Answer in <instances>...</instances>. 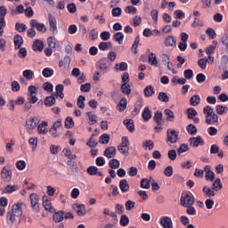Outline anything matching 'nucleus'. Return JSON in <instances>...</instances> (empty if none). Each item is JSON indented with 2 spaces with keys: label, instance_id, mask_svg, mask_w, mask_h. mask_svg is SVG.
Wrapping results in <instances>:
<instances>
[{
  "label": "nucleus",
  "instance_id": "nucleus-1",
  "mask_svg": "<svg viewBox=\"0 0 228 228\" xmlns=\"http://www.w3.org/2000/svg\"><path fill=\"white\" fill-rule=\"evenodd\" d=\"M203 113L206 115V124H216L218 122V116L215 113V110L211 106L208 105L203 109Z\"/></svg>",
  "mask_w": 228,
  "mask_h": 228
},
{
  "label": "nucleus",
  "instance_id": "nucleus-2",
  "mask_svg": "<svg viewBox=\"0 0 228 228\" xmlns=\"http://www.w3.org/2000/svg\"><path fill=\"white\" fill-rule=\"evenodd\" d=\"M19 216H22V204L20 203L12 206V212L7 213V220H10L11 224H13L15 217L19 218Z\"/></svg>",
  "mask_w": 228,
  "mask_h": 228
},
{
  "label": "nucleus",
  "instance_id": "nucleus-3",
  "mask_svg": "<svg viewBox=\"0 0 228 228\" xmlns=\"http://www.w3.org/2000/svg\"><path fill=\"white\" fill-rule=\"evenodd\" d=\"M180 203L183 208L193 206V204L195 203V198L188 193L183 194L181 196Z\"/></svg>",
  "mask_w": 228,
  "mask_h": 228
},
{
  "label": "nucleus",
  "instance_id": "nucleus-4",
  "mask_svg": "<svg viewBox=\"0 0 228 228\" xmlns=\"http://www.w3.org/2000/svg\"><path fill=\"white\" fill-rule=\"evenodd\" d=\"M29 199L32 209L38 213L40 211V204L38 203L40 202V196L37 193H31Z\"/></svg>",
  "mask_w": 228,
  "mask_h": 228
},
{
  "label": "nucleus",
  "instance_id": "nucleus-5",
  "mask_svg": "<svg viewBox=\"0 0 228 228\" xmlns=\"http://www.w3.org/2000/svg\"><path fill=\"white\" fill-rule=\"evenodd\" d=\"M97 65L101 72L102 74H106V72H108V69H110L111 66V61H110L107 58H103L98 61Z\"/></svg>",
  "mask_w": 228,
  "mask_h": 228
},
{
  "label": "nucleus",
  "instance_id": "nucleus-6",
  "mask_svg": "<svg viewBox=\"0 0 228 228\" xmlns=\"http://www.w3.org/2000/svg\"><path fill=\"white\" fill-rule=\"evenodd\" d=\"M167 142L170 143H177V140H179V133L175 130L167 129Z\"/></svg>",
  "mask_w": 228,
  "mask_h": 228
},
{
  "label": "nucleus",
  "instance_id": "nucleus-7",
  "mask_svg": "<svg viewBox=\"0 0 228 228\" xmlns=\"http://www.w3.org/2000/svg\"><path fill=\"white\" fill-rule=\"evenodd\" d=\"M1 177L5 183H10L12 181V170L8 166L3 167L1 171Z\"/></svg>",
  "mask_w": 228,
  "mask_h": 228
},
{
  "label": "nucleus",
  "instance_id": "nucleus-8",
  "mask_svg": "<svg viewBox=\"0 0 228 228\" xmlns=\"http://www.w3.org/2000/svg\"><path fill=\"white\" fill-rule=\"evenodd\" d=\"M48 22L50 26V31H52L53 35L54 33H58V23L56 21V17H54L53 14L48 15Z\"/></svg>",
  "mask_w": 228,
  "mask_h": 228
},
{
  "label": "nucleus",
  "instance_id": "nucleus-9",
  "mask_svg": "<svg viewBox=\"0 0 228 228\" xmlns=\"http://www.w3.org/2000/svg\"><path fill=\"white\" fill-rule=\"evenodd\" d=\"M30 26L31 28L37 29V31H40L41 33H45V31H47L45 25L44 23H39L38 21H37V20H31Z\"/></svg>",
  "mask_w": 228,
  "mask_h": 228
},
{
  "label": "nucleus",
  "instance_id": "nucleus-10",
  "mask_svg": "<svg viewBox=\"0 0 228 228\" xmlns=\"http://www.w3.org/2000/svg\"><path fill=\"white\" fill-rule=\"evenodd\" d=\"M191 147H199V145H204V139L200 135L197 137H191L189 139Z\"/></svg>",
  "mask_w": 228,
  "mask_h": 228
},
{
  "label": "nucleus",
  "instance_id": "nucleus-11",
  "mask_svg": "<svg viewBox=\"0 0 228 228\" xmlns=\"http://www.w3.org/2000/svg\"><path fill=\"white\" fill-rule=\"evenodd\" d=\"M160 225L163 228H174V223L172 222V218L168 216H163L160 218Z\"/></svg>",
  "mask_w": 228,
  "mask_h": 228
},
{
  "label": "nucleus",
  "instance_id": "nucleus-12",
  "mask_svg": "<svg viewBox=\"0 0 228 228\" xmlns=\"http://www.w3.org/2000/svg\"><path fill=\"white\" fill-rule=\"evenodd\" d=\"M103 155L108 158V159H111V158H115L117 155V148L110 146L105 149Z\"/></svg>",
  "mask_w": 228,
  "mask_h": 228
},
{
  "label": "nucleus",
  "instance_id": "nucleus-13",
  "mask_svg": "<svg viewBox=\"0 0 228 228\" xmlns=\"http://www.w3.org/2000/svg\"><path fill=\"white\" fill-rule=\"evenodd\" d=\"M164 44L166 47H175V45H177V41L175 40V37H174V36H168L165 39Z\"/></svg>",
  "mask_w": 228,
  "mask_h": 228
},
{
  "label": "nucleus",
  "instance_id": "nucleus-14",
  "mask_svg": "<svg viewBox=\"0 0 228 228\" xmlns=\"http://www.w3.org/2000/svg\"><path fill=\"white\" fill-rule=\"evenodd\" d=\"M37 124H38V118H29L26 121V126L28 129H30V130L35 129V127H37Z\"/></svg>",
  "mask_w": 228,
  "mask_h": 228
},
{
  "label": "nucleus",
  "instance_id": "nucleus-15",
  "mask_svg": "<svg viewBox=\"0 0 228 228\" xmlns=\"http://www.w3.org/2000/svg\"><path fill=\"white\" fill-rule=\"evenodd\" d=\"M153 120L156 122L157 126H163V113L159 110L156 111L153 116Z\"/></svg>",
  "mask_w": 228,
  "mask_h": 228
},
{
  "label": "nucleus",
  "instance_id": "nucleus-16",
  "mask_svg": "<svg viewBox=\"0 0 228 228\" xmlns=\"http://www.w3.org/2000/svg\"><path fill=\"white\" fill-rule=\"evenodd\" d=\"M202 191H203L205 197H208V199H211V198L215 197V195H216L213 188L212 187L210 188L208 185L203 187Z\"/></svg>",
  "mask_w": 228,
  "mask_h": 228
},
{
  "label": "nucleus",
  "instance_id": "nucleus-17",
  "mask_svg": "<svg viewBox=\"0 0 228 228\" xmlns=\"http://www.w3.org/2000/svg\"><path fill=\"white\" fill-rule=\"evenodd\" d=\"M47 126H49V124L46 121L41 122L37 126V133H39V134H47Z\"/></svg>",
  "mask_w": 228,
  "mask_h": 228
},
{
  "label": "nucleus",
  "instance_id": "nucleus-18",
  "mask_svg": "<svg viewBox=\"0 0 228 228\" xmlns=\"http://www.w3.org/2000/svg\"><path fill=\"white\" fill-rule=\"evenodd\" d=\"M119 189L123 193L129 191V183L127 180L123 179L119 182Z\"/></svg>",
  "mask_w": 228,
  "mask_h": 228
},
{
  "label": "nucleus",
  "instance_id": "nucleus-19",
  "mask_svg": "<svg viewBox=\"0 0 228 228\" xmlns=\"http://www.w3.org/2000/svg\"><path fill=\"white\" fill-rule=\"evenodd\" d=\"M24 44V39L22 36L17 35L14 37V47L15 49H20V46Z\"/></svg>",
  "mask_w": 228,
  "mask_h": 228
},
{
  "label": "nucleus",
  "instance_id": "nucleus-20",
  "mask_svg": "<svg viewBox=\"0 0 228 228\" xmlns=\"http://www.w3.org/2000/svg\"><path fill=\"white\" fill-rule=\"evenodd\" d=\"M68 166L73 174H77L79 172V167H77V163L72 160H68Z\"/></svg>",
  "mask_w": 228,
  "mask_h": 228
},
{
  "label": "nucleus",
  "instance_id": "nucleus-21",
  "mask_svg": "<svg viewBox=\"0 0 228 228\" xmlns=\"http://www.w3.org/2000/svg\"><path fill=\"white\" fill-rule=\"evenodd\" d=\"M142 117L144 122H149V120H151V118H152V114H151V109H149V107H146L144 109L142 114Z\"/></svg>",
  "mask_w": 228,
  "mask_h": 228
},
{
  "label": "nucleus",
  "instance_id": "nucleus-22",
  "mask_svg": "<svg viewBox=\"0 0 228 228\" xmlns=\"http://www.w3.org/2000/svg\"><path fill=\"white\" fill-rule=\"evenodd\" d=\"M114 69L118 72H124L127 70V63L126 62L117 63L114 66Z\"/></svg>",
  "mask_w": 228,
  "mask_h": 228
},
{
  "label": "nucleus",
  "instance_id": "nucleus-23",
  "mask_svg": "<svg viewBox=\"0 0 228 228\" xmlns=\"http://www.w3.org/2000/svg\"><path fill=\"white\" fill-rule=\"evenodd\" d=\"M212 190H214V191H220V190H222L223 185H222V181L220 180V178H217L215 180V182L212 183Z\"/></svg>",
  "mask_w": 228,
  "mask_h": 228
},
{
  "label": "nucleus",
  "instance_id": "nucleus-24",
  "mask_svg": "<svg viewBox=\"0 0 228 228\" xmlns=\"http://www.w3.org/2000/svg\"><path fill=\"white\" fill-rule=\"evenodd\" d=\"M123 124L126 126V129L130 131V133L134 131V123L133 122V119H125Z\"/></svg>",
  "mask_w": 228,
  "mask_h": 228
},
{
  "label": "nucleus",
  "instance_id": "nucleus-25",
  "mask_svg": "<svg viewBox=\"0 0 228 228\" xmlns=\"http://www.w3.org/2000/svg\"><path fill=\"white\" fill-rule=\"evenodd\" d=\"M63 215H65V212L63 211H58L53 214V220L56 222V224H60V222H63Z\"/></svg>",
  "mask_w": 228,
  "mask_h": 228
},
{
  "label": "nucleus",
  "instance_id": "nucleus-26",
  "mask_svg": "<svg viewBox=\"0 0 228 228\" xmlns=\"http://www.w3.org/2000/svg\"><path fill=\"white\" fill-rule=\"evenodd\" d=\"M148 61L150 65L156 67V65H158V57L156 56V53H151L148 56Z\"/></svg>",
  "mask_w": 228,
  "mask_h": 228
},
{
  "label": "nucleus",
  "instance_id": "nucleus-27",
  "mask_svg": "<svg viewBox=\"0 0 228 228\" xmlns=\"http://www.w3.org/2000/svg\"><path fill=\"white\" fill-rule=\"evenodd\" d=\"M109 167L110 168L117 170V168H120V161L117 159H112L109 161Z\"/></svg>",
  "mask_w": 228,
  "mask_h": 228
},
{
  "label": "nucleus",
  "instance_id": "nucleus-28",
  "mask_svg": "<svg viewBox=\"0 0 228 228\" xmlns=\"http://www.w3.org/2000/svg\"><path fill=\"white\" fill-rule=\"evenodd\" d=\"M43 206L46 211H49L50 213H54V208H53V205L51 204V200H46L43 201Z\"/></svg>",
  "mask_w": 228,
  "mask_h": 228
},
{
  "label": "nucleus",
  "instance_id": "nucleus-29",
  "mask_svg": "<svg viewBox=\"0 0 228 228\" xmlns=\"http://www.w3.org/2000/svg\"><path fill=\"white\" fill-rule=\"evenodd\" d=\"M88 118H89V125L94 126V124H97V116L94 114V112L89 111L86 113Z\"/></svg>",
  "mask_w": 228,
  "mask_h": 228
},
{
  "label": "nucleus",
  "instance_id": "nucleus-30",
  "mask_svg": "<svg viewBox=\"0 0 228 228\" xmlns=\"http://www.w3.org/2000/svg\"><path fill=\"white\" fill-rule=\"evenodd\" d=\"M165 115H167V120L168 122H174L175 117L174 116V111H172L170 109H166L164 111Z\"/></svg>",
  "mask_w": 228,
  "mask_h": 228
},
{
  "label": "nucleus",
  "instance_id": "nucleus-31",
  "mask_svg": "<svg viewBox=\"0 0 228 228\" xmlns=\"http://www.w3.org/2000/svg\"><path fill=\"white\" fill-rule=\"evenodd\" d=\"M34 51H43L44 50V43L40 40H36L33 44Z\"/></svg>",
  "mask_w": 228,
  "mask_h": 228
},
{
  "label": "nucleus",
  "instance_id": "nucleus-32",
  "mask_svg": "<svg viewBox=\"0 0 228 228\" xmlns=\"http://www.w3.org/2000/svg\"><path fill=\"white\" fill-rule=\"evenodd\" d=\"M191 106H199L200 104V96L195 94L190 99Z\"/></svg>",
  "mask_w": 228,
  "mask_h": 228
},
{
  "label": "nucleus",
  "instance_id": "nucleus-33",
  "mask_svg": "<svg viewBox=\"0 0 228 228\" xmlns=\"http://www.w3.org/2000/svg\"><path fill=\"white\" fill-rule=\"evenodd\" d=\"M145 97H152L154 95V87L152 86H148L144 88Z\"/></svg>",
  "mask_w": 228,
  "mask_h": 228
},
{
  "label": "nucleus",
  "instance_id": "nucleus-34",
  "mask_svg": "<svg viewBox=\"0 0 228 228\" xmlns=\"http://www.w3.org/2000/svg\"><path fill=\"white\" fill-rule=\"evenodd\" d=\"M138 45H140V37H135L132 45V52L134 53V54H138Z\"/></svg>",
  "mask_w": 228,
  "mask_h": 228
},
{
  "label": "nucleus",
  "instance_id": "nucleus-35",
  "mask_svg": "<svg viewBox=\"0 0 228 228\" xmlns=\"http://www.w3.org/2000/svg\"><path fill=\"white\" fill-rule=\"evenodd\" d=\"M85 101H86V98L83 95L78 96L77 104L80 110H85Z\"/></svg>",
  "mask_w": 228,
  "mask_h": 228
},
{
  "label": "nucleus",
  "instance_id": "nucleus-36",
  "mask_svg": "<svg viewBox=\"0 0 228 228\" xmlns=\"http://www.w3.org/2000/svg\"><path fill=\"white\" fill-rule=\"evenodd\" d=\"M28 143L32 146V151H37V147H38V138L37 137H31L28 140Z\"/></svg>",
  "mask_w": 228,
  "mask_h": 228
},
{
  "label": "nucleus",
  "instance_id": "nucleus-37",
  "mask_svg": "<svg viewBox=\"0 0 228 228\" xmlns=\"http://www.w3.org/2000/svg\"><path fill=\"white\" fill-rule=\"evenodd\" d=\"M118 106L119 108V111H125L126 108H127V100H126V98H122Z\"/></svg>",
  "mask_w": 228,
  "mask_h": 228
},
{
  "label": "nucleus",
  "instance_id": "nucleus-38",
  "mask_svg": "<svg viewBox=\"0 0 228 228\" xmlns=\"http://www.w3.org/2000/svg\"><path fill=\"white\" fill-rule=\"evenodd\" d=\"M221 67L223 70H228V56L224 55L221 59Z\"/></svg>",
  "mask_w": 228,
  "mask_h": 228
},
{
  "label": "nucleus",
  "instance_id": "nucleus-39",
  "mask_svg": "<svg viewBox=\"0 0 228 228\" xmlns=\"http://www.w3.org/2000/svg\"><path fill=\"white\" fill-rule=\"evenodd\" d=\"M100 51H106L109 47H112L111 42H102L98 45Z\"/></svg>",
  "mask_w": 228,
  "mask_h": 228
},
{
  "label": "nucleus",
  "instance_id": "nucleus-40",
  "mask_svg": "<svg viewBox=\"0 0 228 228\" xmlns=\"http://www.w3.org/2000/svg\"><path fill=\"white\" fill-rule=\"evenodd\" d=\"M114 39L119 45L124 42V34L122 32H118L114 35Z\"/></svg>",
  "mask_w": 228,
  "mask_h": 228
},
{
  "label": "nucleus",
  "instance_id": "nucleus-41",
  "mask_svg": "<svg viewBox=\"0 0 228 228\" xmlns=\"http://www.w3.org/2000/svg\"><path fill=\"white\" fill-rule=\"evenodd\" d=\"M47 44L50 49H56V38L50 37L47 38Z\"/></svg>",
  "mask_w": 228,
  "mask_h": 228
},
{
  "label": "nucleus",
  "instance_id": "nucleus-42",
  "mask_svg": "<svg viewBox=\"0 0 228 228\" xmlns=\"http://www.w3.org/2000/svg\"><path fill=\"white\" fill-rule=\"evenodd\" d=\"M143 149L149 148V151H152L154 149V142L151 140H146L144 142H142Z\"/></svg>",
  "mask_w": 228,
  "mask_h": 228
},
{
  "label": "nucleus",
  "instance_id": "nucleus-43",
  "mask_svg": "<svg viewBox=\"0 0 228 228\" xmlns=\"http://www.w3.org/2000/svg\"><path fill=\"white\" fill-rule=\"evenodd\" d=\"M136 203L131 200H127L125 204V208L126 211H131V209H134Z\"/></svg>",
  "mask_w": 228,
  "mask_h": 228
},
{
  "label": "nucleus",
  "instance_id": "nucleus-44",
  "mask_svg": "<svg viewBox=\"0 0 228 228\" xmlns=\"http://www.w3.org/2000/svg\"><path fill=\"white\" fill-rule=\"evenodd\" d=\"M227 111H228L227 106H222V105L216 106V113L218 115H224V113H227Z\"/></svg>",
  "mask_w": 228,
  "mask_h": 228
},
{
  "label": "nucleus",
  "instance_id": "nucleus-45",
  "mask_svg": "<svg viewBox=\"0 0 228 228\" xmlns=\"http://www.w3.org/2000/svg\"><path fill=\"white\" fill-rule=\"evenodd\" d=\"M121 91L123 94H126V95H129L131 94V86H129V84H123L121 86Z\"/></svg>",
  "mask_w": 228,
  "mask_h": 228
},
{
  "label": "nucleus",
  "instance_id": "nucleus-46",
  "mask_svg": "<svg viewBox=\"0 0 228 228\" xmlns=\"http://www.w3.org/2000/svg\"><path fill=\"white\" fill-rule=\"evenodd\" d=\"M197 117V110L193 108H190L187 110V118L190 119L195 118Z\"/></svg>",
  "mask_w": 228,
  "mask_h": 228
},
{
  "label": "nucleus",
  "instance_id": "nucleus-47",
  "mask_svg": "<svg viewBox=\"0 0 228 228\" xmlns=\"http://www.w3.org/2000/svg\"><path fill=\"white\" fill-rule=\"evenodd\" d=\"M65 127L67 129H72V127H74V120L72 119V118L68 117L65 120Z\"/></svg>",
  "mask_w": 228,
  "mask_h": 228
},
{
  "label": "nucleus",
  "instance_id": "nucleus-48",
  "mask_svg": "<svg viewBox=\"0 0 228 228\" xmlns=\"http://www.w3.org/2000/svg\"><path fill=\"white\" fill-rule=\"evenodd\" d=\"M208 61H209V60L208 59H200L198 61V65L199 67H200V69H202V70H206V67L208 65Z\"/></svg>",
  "mask_w": 228,
  "mask_h": 228
},
{
  "label": "nucleus",
  "instance_id": "nucleus-49",
  "mask_svg": "<svg viewBox=\"0 0 228 228\" xmlns=\"http://www.w3.org/2000/svg\"><path fill=\"white\" fill-rule=\"evenodd\" d=\"M45 106H54L56 104V100L54 98H50V96H47L45 100Z\"/></svg>",
  "mask_w": 228,
  "mask_h": 228
},
{
  "label": "nucleus",
  "instance_id": "nucleus-50",
  "mask_svg": "<svg viewBox=\"0 0 228 228\" xmlns=\"http://www.w3.org/2000/svg\"><path fill=\"white\" fill-rule=\"evenodd\" d=\"M54 193H56V188H54L51 185H47L46 186V195H48V197H53Z\"/></svg>",
  "mask_w": 228,
  "mask_h": 228
},
{
  "label": "nucleus",
  "instance_id": "nucleus-51",
  "mask_svg": "<svg viewBox=\"0 0 228 228\" xmlns=\"http://www.w3.org/2000/svg\"><path fill=\"white\" fill-rule=\"evenodd\" d=\"M15 29L16 31H19V33H24L26 31V24L24 23H16L15 25Z\"/></svg>",
  "mask_w": 228,
  "mask_h": 228
},
{
  "label": "nucleus",
  "instance_id": "nucleus-52",
  "mask_svg": "<svg viewBox=\"0 0 228 228\" xmlns=\"http://www.w3.org/2000/svg\"><path fill=\"white\" fill-rule=\"evenodd\" d=\"M19 190V187L17 185H7L4 188L5 193H12V191H17Z\"/></svg>",
  "mask_w": 228,
  "mask_h": 228
},
{
  "label": "nucleus",
  "instance_id": "nucleus-53",
  "mask_svg": "<svg viewBox=\"0 0 228 228\" xmlns=\"http://www.w3.org/2000/svg\"><path fill=\"white\" fill-rule=\"evenodd\" d=\"M159 101H160V102H168L169 101L168 95H167V94L163 92L159 93Z\"/></svg>",
  "mask_w": 228,
  "mask_h": 228
},
{
  "label": "nucleus",
  "instance_id": "nucleus-54",
  "mask_svg": "<svg viewBox=\"0 0 228 228\" xmlns=\"http://www.w3.org/2000/svg\"><path fill=\"white\" fill-rule=\"evenodd\" d=\"M187 131L189 134H197V126H195V125H188L187 126Z\"/></svg>",
  "mask_w": 228,
  "mask_h": 228
},
{
  "label": "nucleus",
  "instance_id": "nucleus-55",
  "mask_svg": "<svg viewBox=\"0 0 228 228\" xmlns=\"http://www.w3.org/2000/svg\"><path fill=\"white\" fill-rule=\"evenodd\" d=\"M34 73L31 69H27L23 71V77L26 79L31 80L33 79Z\"/></svg>",
  "mask_w": 228,
  "mask_h": 228
},
{
  "label": "nucleus",
  "instance_id": "nucleus-56",
  "mask_svg": "<svg viewBox=\"0 0 228 228\" xmlns=\"http://www.w3.org/2000/svg\"><path fill=\"white\" fill-rule=\"evenodd\" d=\"M91 88H92V84H90V83L83 84L80 86L81 92H86V94H88V92H90Z\"/></svg>",
  "mask_w": 228,
  "mask_h": 228
},
{
  "label": "nucleus",
  "instance_id": "nucleus-57",
  "mask_svg": "<svg viewBox=\"0 0 228 228\" xmlns=\"http://www.w3.org/2000/svg\"><path fill=\"white\" fill-rule=\"evenodd\" d=\"M94 136L95 134H93L89 141L86 142V145H88V147H91V148L97 147L98 142L94 139Z\"/></svg>",
  "mask_w": 228,
  "mask_h": 228
},
{
  "label": "nucleus",
  "instance_id": "nucleus-58",
  "mask_svg": "<svg viewBox=\"0 0 228 228\" xmlns=\"http://www.w3.org/2000/svg\"><path fill=\"white\" fill-rule=\"evenodd\" d=\"M100 143H110V135L108 134H103L100 139H99Z\"/></svg>",
  "mask_w": 228,
  "mask_h": 228
},
{
  "label": "nucleus",
  "instance_id": "nucleus-59",
  "mask_svg": "<svg viewBox=\"0 0 228 228\" xmlns=\"http://www.w3.org/2000/svg\"><path fill=\"white\" fill-rule=\"evenodd\" d=\"M54 74V71L51 69L50 68H45L43 69V76L44 77H51Z\"/></svg>",
  "mask_w": 228,
  "mask_h": 228
},
{
  "label": "nucleus",
  "instance_id": "nucleus-60",
  "mask_svg": "<svg viewBox=\"0 0 228 228\" xmlns=\"http://www.w3.org/2000/svg\"><path fill=\"white\" fill-rule=\"evenodd\" d=\"M98 170L99 168H97V167L91 166L87 168V174H89V175H97Z\"/></svg>",
  "mask_w": 228,
  "mask_h": 228
},
{
  "label": "nucleus",
  "instance_id": "nucleus-61",
  "mask_svg": "<svg viewBox=\"0 0 228 228\" xmlns=\"http://www.w3.org/2000/svg\"><path fill=\"white\" fill-rule=\"evenodd\" d=\"M100 37L102 40L107 42V40H110V38H111V34L109 31H103L101 33Z\"/></svg>",
  "mask_w": 228,
  "mask_h": 228
},
{
  "label": "nucleus",
  "instance_id": "nucleus-62",
  "mask_svg": "<svg viewBox=\"0 0 228 228\" xmlns=\"http://www.w3.org/2000/svg\"><path fill=\"white\" fill-rule=\"evenodd\" d=\"M120 225H122L123 227H126V225L129 224V217H127V216H121V219H120Z\"/></svg>",
  "mask_w": 228,
  "mask_h": 228
},
{
  "label": "nucleus",
  "instance_id": "nucleus-63",
  "mask_svg": "<svg viewBox=\"0 0 228 228\" xmlns=\"http://www.w3.org/2000/svg\"><path fill=\"white\" fill-rule=\"evenodd\" d=\"M141 188H144L145 190H149V188H151V183H149V179L143 178L141 181Z\"/></svg>",
  "mask_w": 228,
  "mask_h": 228
},
{
  "label": "nucleus",
  "instance_id": "nucleus-64",
  "mask_svg": "<svg viewBox=\"0 0 228 228\" xmlns=\"http://www.w3.org/2000/svg\"><path fill=\"white\" fill-rule=\"evenodd\" d=\"M16 167L18 168V170H24V168H26V161L24 160L17 161Z\"/></svg>",
  "mask_w": 228,
  "mask_h": 228
}]
</instances>
